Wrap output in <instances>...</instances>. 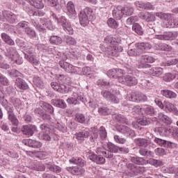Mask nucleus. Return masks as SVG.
I'll use <instances>...</instances> for the list:
<instances>
[{"instance_id":"nucleus-47","label":"nucleus","mask_w":178,"mask_h":178,"mask_svg":"<svg viewBox=\"0 0 178 178\" xmlns=\"http://www.w3.org/2000/svg\"><path fill=\"white\" fill-rule=\"evenodd\" d=\"M67 9L69 13L73 15L74 12H76V9L74 8V3L72 1H69L67 4Z\"/></svg>"},{"instance_id":"nucleus-57","label":"nucleus","mask_w":178,"mask_h":178,"mask_svg":"<svg viewBox=\"0 0 178 178\" xmlns=\"http://www.w3.org/2000/svg\"><path fill=\"white\" fill-rule=\"evenodd\" d=\"M139 120V124L141 126H148V124H151V120L149 118H140Z\"/></svg>"},{"instance_id":"nucleus-10","label":"nucleus","mask_w":178,"mask_h":178,"mask_svg":"<svg viewBox=\"0 0 178 178\" xmlns=\"http://www.w3.org/2000/svg\"><path fill=\"white\" fill-rule=\"evenodd\" d=\"M135 47L138 49L140 55L144 52H147V51H149L152 48L151 44L148 42H138L135 44Z\"/></svg>"},{"instance_id":"nucleus-9","label":"nucleus","mask_w":178,"mask_h":178,"mask_svg":"<svg viewBox=\"0 0 178 178\" xmlns=\"http://www.w3.org/2000/svg\"><path fill=\"white\" fill-rule=\"evenodd\" d=\"M34 131H37V127L35 125H24L22 128V132L24 136H28V137L33 136Z\"/></svg>"},{"instance_id":"nucleus-15","label":"nucleus","mask_w":178,"mask_h":178,"mask_svg":"<svg viewBox=\"0 0 178 178\" xmlns=\"http://www.w3.org/2000/svg\"><path fill=\"white\" fill-rule=\"evenodd\" d=\"M40 129L42 130V132L44 133L42 135V140H44V141H51V136H49V134L51 129H49L48 125L45 124H41Z\"/></svg>"},{"instance_id":"nucleus-38","label":"nucleus","mask_w":178,"mask_h":178,"mask_svg":"<svg viewBox=\"0 0 178 178\" xmlns=\"http://www.w3.org/2000/svg\"><path fill=\"white\" fill-rule=\"evenodd\" d=\"M138 94L135 92H131L127 96V101H131V102H138Z\"/></svg>"},{"instance_id":"nucleus-33","label":"nucleus","mask_w":178,"mask_h":178,"mask_svg":"<svg viewBox=\"0 0 178 178\" xmlns=\"http://www.w3.org/2000/svg\"><path fill=\"white\" fill-rule=\"evenodd\" d=\"M29 3L34 6L37 9H43L44 8V3H42V0H31L29 1Z\"/></svg>"},{"instance_id":"nucleus-30","label":"nucleus","mask_w":178,"mask_h":178,"mask_svg":"<svg viewBox=\"0 0 178 178\" xmlns=\"http://www.w3.org/2000/svg\"><path fill=\"white\" fill-rule=\"evenodd\" d=\"M47 168L50 170V172H53L54 173H56L57 175L62 172V168L55 164H47Z\"/></svg>"},{"instance_id":"nucleus-52","label":"nucleus","mask_w":178,"mask_h":178,"mask_svg":"<svg viewBox=\"0 0 178 178\" xmlns=\"http://www.w3.org/2000/svg\"><path fill=\"white\" fill-rule=\"evenodd\" d=\"M66 44H67V45H76V44H77V41H76V39L72 36H67Z\"/></svg>"},{"instance_id":"nucleus-24","label":"nucleus","mask_w":178,"mask_h":178,"mask_svg":"<svg viewBox=\"0 0 178 178\" xmlns=\"http://www.w3.org/2000/svg\"><path fill=\"white\" fill-rule=\"evenodd\" d=\"M134 143L138 147H144V148H147L150 144L149 141L145 138H136Z\"/></svg>"},{"instance_id":"nucleus-32","label":"nucleus","mask_w":178,"mask_h":178,"mask_svg":"<svg viewBox=\"0 0 178 178\" xmlns=\"http://www.w3.org/2000/svg\"><path fill=\"white\" fill-rule=\"evenodd\" d=\"M49 41L53 45H60L62 44V38L58 35H52L50 37Z\"/></svg>"},{"instance_id":"nucleus-14","label":"nucleus","mask_w":178,"mask_h":178,"mask_svg":"<svg viewBox=\"0 0 178 178\" xmlns=\"http://www.w3.org/2000/svg\"><path fill=\"white\" fill-rule=\"evenodd\" d=\"M123 6H118L117 7L114 8L113 10V17L116 20H120L123 17Z\"/></svg>"},{"instance_id":"nucleus-28","label":"nucleus","mask_w":178,"mask_h":178,"mask_svg":"<svg viewBox=\"0 0 178 178\" xmlns=\"http://www.w3.org/2000/svg\"><path fill=\"white\" fill-rule=\"evenodd\" d=\"M1 37L3 41H4L6 44H8V45H15V41H13V40L10 38V36H9L6 33H1Z\"/></svg>"},{"instance_id":"nucleus-50","label":"nucleus","mask_w":178,"mask_h":178,"mask_svg":"<svg viewBox=\"0 0 178 178\" xmlns=\"http://www.w3.org/2000/svg\"><path fill=\"white\" fill-rule=\"evenodd\" d=\"M163 79L164 81H168V82L172 81L175 80V75H174V74L168 72V73L165 74Z\"/></svg>"},{"instance_id":"nucleus-20","label":"nucleus","mask_w":178,"mask_h":178,"mask_svg":"<svg viewBox=\"0 0 178 178\" xmlns=\"http://www.w3.org/2000/svg\"><path fill=\"white\" fill-rule=\"evenodd\" d=\"M70 163H73L74 165H78L83 168L86 165V161H84L81 157H72L69 160Z\"/></svg>"},{"instance_id":"nucleus-51","label":"nucleus","mask_w":178,"mask_h":178,"mask_svg":"<svg viewBox=\"0 0 178 178\" xmlns=\"http://www.w3.org/2000/svg\"><path fill=\"white\" fill-rule=\"evenodd\" d=\"M149 163L150 165H153V166H156V168H158V166H162V161L154 159H149Z\"/></svg>"},{"instance_id":"nucleus-45","label":"nucleus","mask_w":178,"mask_h":178,"mask_svg":"<svg viewBox=\"0 0 178 178\" xmlns=\"http://www.w3.org/2000/svg\"><path fill=\"white\" fill-rule=\"evenodd\" d=\"M143 114L146 113L147 115H154V113H155V111L152 106H145L143 107Z\"/></svg>"},{"instance_id":"nucleus-19","label":"nucleus","mask_w":178,"mask_h":178,"mask_svg":"<svg viewBox=\"0 0 178 178\" xmlns=\"http://www.w3.org/2000/svg\"><path fill=\"white\" fill-rule=\"evenodd\" d=\"M75 137L78 141H84L86 138L90 137V132L88 131H82L75 134Z\"/></svg>"},{"instance_id":"nucleus-2","label":"nucleus","mask_w":178,"mask_h":178,"mask_svg":"<svg viewBox=\"0 0 178 178\" xmlns=\"http://www.w3.org/2000/svg\"><path fill=\"white\" fill-rule=\"evenodd\" d=\"M6 56L11 59V60H14V62L17 63V65H22V63H23L22 57H20L19 53H17L16 49L13 47H10L7 49Z\"/></svg>"},{"instance_id":"nucleus-3","label":"nucleus","mask_w":178,"mask_h":178,"mask_svg":"<svg viewBox=\"0 0 178 178\" xmlns=\"http://www.w3.org/2000/svg\"><path fill=\"white\" fill-rule=\"evenodd\" d=\"M101 94L104 98L109 99L111 102H113V104H119V98L118 97V92H116V91L103 90Z\"/></svg>"},{"instance_id":"nucleus-16","label":"nucleus","mask_w":178,"mask_h":178,"mask_svg":"<svg viewBox=\"0 0 178 178\" xmlns=\"http://www.w3.org/2000/svg\"><path fill=\"white\" fill-rule=\"evenodd\" d=\"M161 94L163 95V97H165V98H168L169 99H173L177 97L176 92L168 89L161 90Z\"/></svg>"},{"instance_id":"nucleus-39","label":"nucleus","mask_w":178,"mask_h":178,"mask_svg":"<svg viewBox=\"0 0 178 178\" xmlns=\"http://www.w3.org/2000/svg\"><path fill=\"white\" fill-rule=\"evenodd\" d=\"M132 30L139 35H143V34H144V32H143V28L138 24H134L132 26Z\"/></svg>"},{"instance_id":"nucleus-12","label":"nucleus","mask_w":178,"mask_h":178,"mask_svg":"<svg viewBox=\"0 0 178 178\" xmlns=\"http://www.w3.org/2000/svg\"><path fill=\"white\" fill-rule=\"evenodd\" d=\"M67 170L71 172L72 175H74L76 176H81V175H84L86 173V170L83 168V167H68L67 168Z\"/></svg>"},{"instance_id":"nucleus-25","label":"nucleus","mask_w":178,"mask_h":178,"mask_svg":"<svg viewBox=\"0 0 178 178\" xmlns=\"http://www.w3.org/2000/svg\"><path fill=\"white\" fill-rule=\"evenodd\" d=\"M120 49H119L118 46L115 45L113 47H109L107 49L106 52L110 56H118V53L120 52Z\"/></svg>"},{"instance_id":"nucleus-21","label":"nucleus","mask_w":178,"mask_h":178,"mask_svg":"<svg viewBox=\"0 0 178 178\" xmlns=\"http://www.w3.org/2000/svg\"><path fill=\"white\" fill-rule=\"evenodd\" d=\"M154 141V143H156V144L160 145V147H168V148H170V147H172V145L173 144V143L172 142L166 141L159 138H155Z\"/></svg>"},{"instance_id":"nucleus-43","label":"nucleus","mask_w":178,"mask_h":178,"mask_svg":"<svg viewBox=\"0 0 178 178\" xmlns=\"http://www.w3.org/2000/svg\"><path fill=\"white\" fill-rule=\"evenodd\" d=\"M25 33L30 37V38H34L37 35L35 33V31H34L33 29L28 27L25 29Z\"/></svg>"},{"instance_id":"nucleus-7","label":"nucleus","mask_w":178,"mask_h":178,"mask_svg":"<svg viewBox=\"0 0 178 178\" xmlns=\"http://www.w3.org/2000/svg\"><path fill=\"white\" fill-rule=\"evenodd\" d=\"M58 24L63 26V30H65L67 34H73V33H74L72 25L70 23H69V22H67V19H66L65 17H62L60 19H58Z\"/></svg>"},{"instance_id":"nucleus-41","label":"nucleus","mask_w":178,"mask_h":178,"mask_svg":"<svg viewBox=\"0 0 178 178\" xmlns=\"http://www.w3.org/2000/svg\"><path fill=\"white\" fill-rule=\"evenodd\" d=\"M132 112L136 115H144V107L141 108L140 106H135L132 108Z\"/></svg>"},{"instance_id":"nucleus-13","label":"nucleus","mask_w":178,"mask_h":178,"mask_svg":"<svg viewBox=\"0 0 178 178\" xmlns=\"http://www.w3.org/2000/svg\"><path fill=\"white\" fill-rule=\"evenodd\" d=\"M51 21H46L45 19H40V23L37 24L35 22V26L39 31H44L47 29H49Z\"/></svg>"},{"instance_id":"nucleus-49","label":"nucleus","mask_w":178,"mask_h":178,"mask_svg":"<svg viewBox=\"0 0 178 178\" xmlns=\"http://www.w3.org/2000/svg\"><path fill=\"white\" fill-rule=\"evenodd\" d=\"M159 49L161 51H172V47L169 46V44L161 43L159 44Z\"/></svg>"},{"instance_id":"nucleus-56","label":"nucleus","mask_w":178,"mask_h":178,"mask_svg":"<svg viewBox=\"0 0 178 178\" xmlns=\"http://www.w3.org/2000/svg\"><path fill=\"white\" fill-rule=\"evenodd\" d=\"M166 27L168 29H173L176 27V24H175V19H173L172 15L170 18L168 19V24H166Z\"/></svg>"},{"instance_id":"nucleus-22","label":"nucleus","mask_w":178,"mask_h":178,"mask_svg":"<svg viewBox=\"0 0 178 178\" xmlns=\"http://www.w3.org/2000/svg\"><path fill=\"white\" fill-rule=\"evenodd\" d=\"M8 120H10L13 126H19V120L17 119V117L15 115V113H13V110L11 108L10 111H8Z\"/></svg>"},{"instance_id":"nucleus-40","label":"nucleus","mask_w":178,"mask_h":178,"mask_svg":"<svg viewBox=\"0 0 178 178\" xmlns=\"http://www.w3.org/2000/svg\"><path fill=\"white\" fill-rule=\"evenodd\" d=\"M25 58L30 62V63H32V65H35V66L38 65V61L34 58L33 54L25 55Z\"/></svg>"},{"instance_id":"nucleus-35","label":"nucleus","mask_w":178,"mask_h":178,"mask_svg":"<svg viewBox=\"0 0 178 178\" xmlns=\"http://www.w3.org/2000/svg\"><path fill=\"white\" fill-rule=\"evenodd\" d=\"M107 148H108V152H113L114 154H116L118 152V151H119V149H122V148L118 147V146H116L115 145H114L112 143H109L107 144Z\"/></svg>"},{"instance_id":"nucleus-59","label":"nucleus","mask_w":178,"mask_h":178,"mask_svg":"<svg viewBox=\"0 0 178 178\" xmlns=\"http://www.w3.org/2000/svg\"><path fill=\"white\" fill-rule=\"evenodd\" d=\"M127 54L129 56H138L140 55V52L138 51L137 48L136 49H131L128 50Z\"/></svg>"},{"instance_id":"nucleus-46","label":"nucleus","mask_w":178,"mask_h":178,"mask_svg":"<svg viewBox=\"0 0 178 178\" xmlns=\"http://www.w3.org/2000/svg\"><path fill=\"white\" fill-rule=\"evenodd\" d=\"M131 162L136 163V165H144V159L141 157H131Z\"/></svg>"},{"instance_id":"nucleus-36","label":"nucleus","mask_w":178,"mask_h":178,"mask_svg":"<svg viewBox=\"0 0 178 178\" xmlns=\"http://www.w3.org/2000/svg\"><path fill=\"white\" fill-rule=\"evenodd\" d=\"M98 138V130L96 128H91L90 140L91 143H95Z\"/></svg>"},{"instance_id":"nucleus-62","label":"nucleus","mask_w":178,"mask_h":178,"mask_svg":"<svg viewBox=\"0 0 178 178\" xmlns=\"http://www.w3.org/2000/svg\"><path fill=\"white\" fill-rule=\"evenodd\" d=\"M156 155H159V156H162L163 155H166V152L163 148H157L154 150Z\"/></svg>"},{"instance_id":"nucleus-29","label":"nucleus","mask_w":178,"mask_h":178,"mask_svg":"<svg viewBox=\"0 0 178 178\" xmlns=\"http://www.w3.org/2000/svg\"><path fill=\"white\" fill-rule=\"evenodd\" d=\"M52 105H56V106H58V108H63L65 109L67 105H66V103L63 99H52L51 100Z\"/></svg>"},{"instance_id":"nucleus-37","label":"nucleus","mask_w":178,"mask_h":178,"mask_svg":"<svg viewBox=\"0 0 178 178\" xmlns=\"http://www.w3.org/2000/svg\"><path fill=\"white\" fill-rule=\"evenodd\" d=\"M107 24L111 29H118L119 27V23L112 17L108 19Z\"/></svg>"},{"instance_id":"nucleus-26","label":"nucleus","mask_w":178,"mask_h":178,"mask_svg":"<svg viewBox=\"0 0 178 178\" xmlns=\"http://www.w3.org/2000/svg\"><path fill=\"white\" fill-rule=\"evenodd\" d=\"M120 127V133H122V134H125L126 136L129 135L131 136V137H133L134 136V131L129 128V127H126L124 125H122Z\"/></svg>"},{"instance_id":"nucleus-4","label":"nucleus","mask_w":178,"mask_h":178,"mask_svg":"<svg viewBox=\"0 0 178 178\" xmlns=\"http://www.w3.org/2000/svg\"><path fill=\"white\" fill-rule=\"evenodd\" d=\"M120 83L131 87L132 86H137L138 80L133 75H126L124 78H120Z\"/></svg>"},{"instance_id":"nucleus-1","label":"nucleus","mask_w":178,"mask_h":178,"mask_svg":"<svg viewBox=\"0 0 178 178\" xmlns=\"http://www.w3.org/2000/svg\"><path fill=\"white\" fill-rule=\"evenodd\" d=\"M155 58L151 56L142 55L139 58V67L142 69H148L151 67V65L148 63H154Z\"/></svg>"},{"instance_id":"nucleus-5","label":"nucleus","mask_w":178,"mask_h":178,"mask_svg":"<svg viewBox=\"0 0 178 178\" xmlns=\"http://www.w3.org/2000/svg\"><path fill=\"white\" fill-rule=\"evenodd\" d=\"M87 158L92 161V162H95L97 165H104L106 162L105 158L101 156V155H97L92 152H89L87 153Z\"/></svg>"},{"instance_id":"nucleus-55","label":"nucleus","mask_w":178,"mask_h":178,"mask_svg":"<svg viewBox=\"0 0 178 178\" xmlns=\"http://www.w3.org/2000/svg\"><path fill=\"white\" fill-rule=\"evenodd\" d=\"M42 108H46V109L49 110V113H54V107L52 106L45 102H42L41 103Z\"/></svg>"},{"instance_id":"nucleus-23","label":"nucleus","mask_w":178,"mask_h":178,"mask_svg":"<svg viewBox=\"0 0 178 178\" xmlns=\"http://www.w3.org/2000/svg\"><path fill=\"white\" fill-rule=\"evenodd\" d=\"M15 86L19 90H28L29 89V85H27V83L24 81V80L22 79V78H17L15 81Z\"/></svg>"},{"instance_id":"nucleus-8","label":"nucleus","mask_w":178,"mask_h":178,"mask_svg":"<svg viewBox=\"0 0 178 178\" xmlns=\"http://www.w3.org/2000/svg\"><path fill=\"white\" fill-rule=\"evenodd\" d=\"M88 12H90V8H85L83 11H81L79 15L80 24L83 26V27H86V26H88L89 20H88Z\"/></svg>"},{"instance_id":"nucleus-27","label":"nucleus","mask_w":178,"mask_h":178,"mask_svg":"<svg viewBox=\"0 0 178 178\" xmlns=\"http://www.w3.org/2000/svg\"><path fill=\"white\" fill-rule=\"evenodd\" d=\"M149 74L152 76H159L163 74V69L161 67H153L149 71Z\"/></svg>"},{"instance_id":"nucleus-42","label":"nucleus","mask_w":178,"mask_h":178,"mask_svg":"<svg viewBox=\"0 0 178 178\" xmlns=\"http://www.w3.org/2000/svg\"><path fill=\"white\" fill-rule=\"evenodd\" d=\"M156 16L162 19L163 20H166L167 19H170L172 17V15L169 13H156Z\"/></svg>"},{"instance_id":"nucleus-53","label":"nucleus","mask_w":178,"mask_h":178,"mask_svg":"<svg viewBox=\"0 0 178 178\" xmlns=\"http://www.w3.org/2000/svg\"><path fill=\"white\" fill-rule=\"evenodd\" d=\"M143 17L146 22H154L155 20V16L149 13H146Z\"/></svg>"},{"instance_id":"nucleus-60","label":"nucleus","mask_w":178,"mask_h":178,"mask_svg":"<svg viewBox=\"0 0 178 178\" xmlns=\"http://www.w3.org/2000/svg\"><path fill=\"white\" fill-rule=\"evenodd\" d=\"M76 119L79 123H84L86 122V116L81 113L76 114Z\"/></svg>"},{"instance_id":"nucleus-63","label":"nucleus","mask_w":178,"mask_h":178,"mask_svg":"<svg viewBox=\"0 0 178 178\" xmlns=\"http://www.w3.org/2000/svg\"><path fill=\"white\" fill-rule=\"evenodd\" d=\"M173 65H177V67H178V58L169 60L165 63V66H172Z\"/></svg>"},{"instance_id":"nucleus-17","label":"nucleus","mask_w":178,"mask_h":178,"mask_svg":"<svg viewBox=\"0 0 178 178\" xmlns=\"http://www.w3.org/2000/svg\"><path fill=\"white\" fill-rule=\"evenodd\" d=\"M59 65L62 69L65 70V72H67V73H72L73 72V68L74 67L70 63L61 60L59 62Z\"/></svg>"},{"instance_id":"nucleus-11","label":"nucleus","mask_w":178,"mask_h":178,"mask_svg":"<svg viewBox=\"0 0 178 178\" xmlns=\"http://www.w3.org/2000/svg\"><path fill=\"white\" fill-rule=\"evenodd\" d=\"M2 15L3 17H4L6 20H7V22H8L9 23H15V22L17 21V17H16V15L12 13L10 11L4 10L3 11ZM4 18H2L3 22H5Z\"/></svg>"},{"instance_id":"nucleus-64","label":"nucleus","mask_w":178,"mask_h":178,"mask_svg":"<svg viewBox=\"0 0 178 178\" xmlns=\"http://www.w3.org/2000/svg\"><path fill=\"white\" fill-rule=\"evenodd\" d=\"M107 76L111 79H116V69L109 70L107 72Z\"/></svg>"},{"instance_id":"nucleus-54","label":"nucleus","mask_w":178,"mask_h":178,"mask_svg":"<svg viewBox=\"0 0 178 178\" xmlns=\"http://www.w3.org/2000/svg\"><path fill=\"white\" fill-rule=\"evenodd\" d=\"M99 136L102 140H105V138H106L108 134L106 133V129H105V127H101L99 128Z\"/></svg>"},{"instance_id":"nucleus-18","label":"nucleus","mask_w":178,"mask_h":178,"mask_svg":"<svg viewBox=\"0 0 178 178\" xmlns=\"http://www.w3.org/2000/svg\"><path fill=\"white\" fill-rule=\"evenodd\" d=\"M96 153L98 155H102L104 158H113V154L110 153L109 152H106V149H104V147H97Z\"/></svg>"},{"instance_id":"nucleus-31","label":"nucleus","mask_w":178,"mask_h":178,"mask_svg":"<svg viewBox=\"0 0 178 178\" xmlns=\"http://www.w3.org/2000/svg\"><path fill=\"white\" fill-rule=\"evenodd\" d=\"M177 38V32H168L164 33V40L169 41Z\"/></svg>"},{"instance_id":"nucleus-6","label":"nucleus","mask_w":178,"mask_h":178,"mask_svg":"<svg viewBox=\"0 0 178 178\" xmlns=\"http://www.w3.org/2000/svg\"><path fill=\"white\" fill-rule=\"evenodd\" d=\"M164 104V111L167 113H173L175 116H178V109L177 107L169 101L165 100Z\"/></svg>"},{"instance_id":"nucleus-34","label":"nucleus","mask_w":178,"mask_h":178,"mask_svg":"<svg viewBox=\"0 0 178 178\" xmlns=\"http://www.w3.org/2000/svg\"><path fill=\"white\" fill-rule=\"evenodd\" d=\"M134 12V9L131 6H122V13L124 16H131L133 13Z\"/></svg>"},{"instance_id":"nucleus-58","label":"nucleus","mask_w":178,"mask_h":178,"mask_svg":"<svg viewBox=\"0 0 178 178\" xmlns=\"http://www.w3.org/2000/svg\"><path fill=\"white\" fill-rule=\"evenodd\" d=\"M114 140H115V142L118 143V144H126V141H127L126 140V138H121L118 135H115L114 136Z\"/></svg>"},{"instance_id":"nucleus-48","label":"nucleus","mask_w":178,"mask_h":178,"mask_svg":"<svg viewBox=\"0 0 178 178\" xmlns=\"http://www.w3.org/2000/svg\"><path fill=\"white\" fill-rule=\"evenodd\" d=\"M29 143L33 148H41L42 147V143L37 140H29Z\"/></svg>"},{"instance_id":"nucleus-61","label":"nucleus","mask_w":178,"mask_h":178,"mask_svg":"<svg viewBox=\"0 0 178 178\" xmlns=\"http://www.w3.org/2000/svg\"><path fill=\"white\" fill-rule=\"evenodd\" d=\"M67 103L68 105H77V104H79V101L76 97H69L67 99Z\"/></svg>"},{"instance_id":"nucleus-44","label":"nucleus","mask_w":178,"mask_h":178,"mask_svg":"<svg viewBox=\"0 0 178 178\" xmlns=\"http://www.w3.org/2000/svg\"><path fill=\"white\" fill-rule=\"evenodd\" d=\"M124 70L122 69H116V79H118L119 83H120V79H124Z\"/></svg>"}]
</instances>
